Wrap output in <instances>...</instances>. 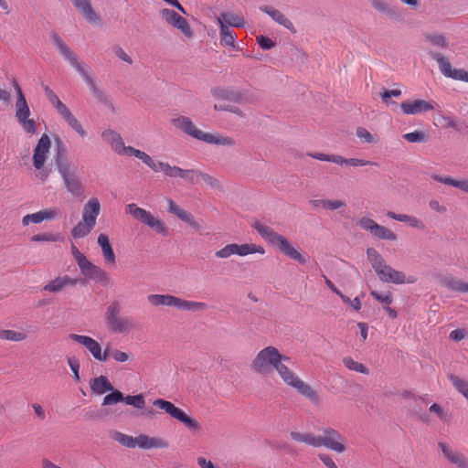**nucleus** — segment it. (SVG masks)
Listing matches in <instances>:
<instances>
[{
	"label": "nucleus",
	"instance_id": "nucleus-1",
	"mask_svg": "<svg viewBox=\"0 0 468 468\" xmlns=\"http://www.w3.org/2000/svg\"><path fill=\"white\" fill-rule=\"evenodd\" d=\"M251 369L260 374H269L276 369L282 379L288 386L295 388L299 394L318 405L320 398L310 385L300 379L288 367L281 364V353L274 346H267L261 350L251 363Z\"/></svg>",
	"mask_w": 468,
	"mask_h": 468
},
{
	"label": "nucleus",
	"instance_id": "nucleus-2",
	"mask_svg": "<svg viewBox=\"0 0 468 468\" xmlns=\"http://www.w3.org/2000/svg\"><path fill=\"white\" fill-rule=\"evenodd\" d=\"M54 165L61 176L65 187L74 196L81 194V183L77 175V166L72 165L68 156V149L62 140L55 139Z\"/></svg>",
	"mask_w": 468,
	"mask_h": 468
},
{
	"label": "nucleus",
	"instance_id": "nucleus-3",
	"mask_svg": "<svg viewBox=\"0 0 468 468\" xmlns=\"http://www.w3.org/2000/svg\"><path fill=\"white\" fill-rule=\"evenodd\" d=\"M251 227L257 230L261 237L272 246H276L281 253L288 258L296 261L300 264L307 262V257L292 246V244L282 235L275 232L271 228L261 224L259 221L252 223Z\"/></svg>",
	"mask_w": 468,
	"mask_h": 468
},
{
	"label": "nucleus",
	"instance_id": "nucleus-4",
	"mask_svg": "<svg viewBox=\"0 0 468 468\" xmlns=\"http://www.w3.org/2000/svg\"><path fill=\"white\" fill-rule=\"evenodd\" d=\"M172 123L189 136L207 144L227 146L234 145V140L230 137L204 133L197 129L189 117L179 116L173 119Z\"/></svg>",
	"mask_w": 468,
	"mask_h": 468
},
{
	"label": "nucleus",
	"instance_id": "nucleus-5",
	"mask_svg": "<svg viewBox=\"0 0 468 468\" xmlns=\"http://www.w3.org/2000/svg\"><path fill=\"white\" fill-rule=\"evenodd\" d=\"M367 256L381 282L394 284H403L406 282L405 273L388 265L385 259L375 248L367 249Z\"/></svg>",
	"mask_w": 468,
	"mask_h": 468
},
{
	"label": "nucleus",
	"instance_id": "nucleus-6",
	"mask_svg": "<svg viewBox=\"0 0 468 468\" xmlns=\"http://www.w3.org/2000/svg\"><path fill=\"white\" fill-rule=\"evenodd\" d=\"M148 302L155 306H174L179 310L198 312L206 309L207 304L199 302L186 301L170 294H150Z\"/></svg>",
	"mask_w": 468,
	"mask_h": 468
},
{
	"label": "nucleus",
	"instance_id": "nucleus-7",
	"mask_svg": "<svg viewBox=\"0 0 468 468\" xmlns=\"http://www.w3.org/2000/svg\"><path fill=\"white\" fill-rule=\"evenodd\" d=\"M13 85L17 96L16 101V117L26 133L34 134L37 133V124L33 119H29L30 109L26 97L16 80H13Z\"/></svg>",
	"mask_w": 468,
	"mask_h": 468
},
{
	"label": "nucleus",
	"instance_id": "nucleus-8",
	"mask_svg": "<svg viewBox=\"0 0 468 468\" xmlns=\"http://www.w3.org/2000/svg\"><path fill=\"white\" fill-rule=\"evenodd\" d=\"M120 304L112 302L106 310L105 320L109 329L114 333L123 334L133 328L134 324L130 317H120Z\"/></svg>",
	"mask_w": 468,
	"mask_h": 468
},
{
	"label": "nucleus",
	"instance_id": "nucleus-9",
	"mask_svg": "<svg viewBox=\"0 0 468 468\" xmlns=\"http://www.w3.org/2000/svg\"><path fill=\"white\" fill-rule=\"evenodd\" d=\"M154 405L164 410L172 418L182 422L188 430L194 431H200L201 425L199 422L196 419L189 417L185 411L176 407L172 402L163 399H157L154 401Z\"/></svg>",
	"mask_w": 468,
	"mask_h": 468
},
{
	"label": "nucleus",
	"instance_id": "nucleus-10",
	"mask_svg": "<svg viewBox=\"0 0 468 468\" xmlns=\"http://www.w3.org/2000/svg\"><path fill=\"white\" fill-rule=\"evenodd\" d=\"M127 211L138 221L147 225L154 229L158 234L167 235L168 229L165 222L159 218H154L150 212L144 208L137 207L136 204H129Z\"/></svg>",
	"mask_w": 468,
	"mask_h": 468
},
{
	"label": "nucleus",
	"instance_id": "nucleus-11",
	"mask_svg": "<svg viewBox=\"0 0 468 468\" xmlns=\"http://www.w3.org/2000/svg\"><path fill=\"white\" fill-rule=\"evenodd\" d=\"M49 38L61 56L80 74L82 78L86 77L88 73L85 71L82 63L79 62L74 52L62 40L59 35L52 30L49 33Z\"/></svg>",
	"mask_w": 468,
	"mask_h": 468
},
{
	"label": "nucleus",
	"instance_id": "nucleus-12",
	"mask_svg": "<svg viewBox=\"0 0 468 468\" xmlns=\"http://www.w3.org/2000/svg\"><path fill=\"white\" fill-rule=\"evenodd\" d=\"M358 225L361 229L369 231L374 237L378 239L390 241L397 239V235L393 231L384 226L378 224L372 218L366 217L362 218L359 219Z\"/></svg>",
	"mask_w": 468,
	"mask_h": 468
},
{
	"label": "nucleus",
	"instance_id": "nucleus-13",
	"mask_svg": "<svg viewBox=\"0 0 468 468\" xmlns=\"http://www.w3.org/2000/svg\"><path fill=\"white\" fill-rule=\"evenodd\" d=\"M343 437L335 430L326 428L323 436H318V447H325L335 452L342 453L346 451L345 445L342 443Z\"/></svg>",
	"mask_w": 468,
	"mask_h": 468
},
{
	"label": "nucleus",
	"instance_id": "nucleus-14",
	"mask_svg": "<svg viewBox=\"0 0 468 468\" xmlns=\"http://www.w3.org/2000/svg\"><path fill=\"white\" fill-rule=\"evenodd\" d=\"M162 17L174 27L179 29L186 37H192L193 31L186 18L178 15L176 11L164 8L161 11Z\"/></svg>",
	"mask_w": 468,
	"mask_h": 468
},
{
	"label": "nucleus",
	"instance_id": "nucleus-15",
	"mask_svg": "<svg viewBox=\"0 0 468 468\" xmlns=\"http://www.w3.org/2000/svg\"><path fill=\"white\" fill-rule=\"evenodd\" d=\"M51 146V142L48 134L44 133L39 138L33 154V165L37 170L43 168L48 159V154Z\"/></svg>",
	"mask_w": 468,
	"mask_h": 468
},
{
	"label": "nucleus",
	"instance_id": "nucleus-16",
	"mask_svg": "<svg viewBox=\"0 0 468 468\" xmlns=\"http://www.w3.org/2000/svg\"><path fill=\"white\" fill-rule=\"evenodd\" d=\"M69 338L71 340L84 346L90 352V354L96 360L105 357L104 356H101V346L93 338L87 336V335H76V334H70Z\"/></svg>",
	"mask_w": 468,
	"mask_h": 468
},
{
	"label": "nucleus",
	"instance_id": "nucleus-17",
	"mask_svg": "<svg viewBox=\"0 0 468 468\" xmlns=\"http://www.w3.org/2000/svg\"><path fill=\"white\" fill-rule=\"evenodd\" d=\"M73 5L90 24L101 21L100 16L94 11L90 0H71Z\"/></svg>",
	"mask_w": 468,
	"mask_h": 468
},
{
	"label": "nucleus",
	"instance_id": "nucleus-18",
	"mask_svg": "<svg viewBox=\"0 0 468 468\" xmlns=\"http://www.w3.org/2000/svg\"><path fill=\"white\" fill-rule=\"evenodd\" d=\"M400 108L405 114H419L432 110L433 106L425 100H415L401 102Z\"/></svg>",
	"mask_w": 468,
	"mask_h": 468
},
{
	"label": "nucleus",
	"instance_id": "nucleus-19",
	"mask_svg": "<svg viewBox=\"0 0 468 468\" xmlns=\"http://www.w3.org/2000/svg\"><path fill=\"white\" fill-rule=\"evenodd\" d=\"M445 458L459 468H468V459L460 452H453L445 442L438 443Z\"/></svg>",
	"mask_w": 468,
	"mask_h": 468
},
{
	"label": "nucleus",
	"instance_id": "nucleus-20",
	"mask_svg": "<svg viewBox=\"0 0 468 468\" xmlns=\"http://www.w3.org/2000/svg\"><path fill=\"white\" fill-rule=\"evenodd\" d=\"M80 272L84 275V279L91 280L103 285H106L110 282V277L108 273L101 267L91 262Z\"/></svg>",
	"mask_w": 468,
	"mask_h": 468
},
{
	"label": "nucleus",
	"instance_id": "nucleus-21",
	"mask_svg": "<svg viewBox=\"0 0 468 468\" xmlns=\"http://www.w3.org/2000/svg\"><path fill=\"white\" fill-rule=\"evenodd\" d=\"M102 137L110 143L112 149L121 155L129 154V148H133V146H125L122 138L115 131L106 130L102 133Z\"/></svg>",
	"mask_w": 468,
	"mask_h": 468
},
{
	"label": "nucleus",
	"instance_id": "nucleus-22",
	"mask_svg": "<svg viewBox=\"0 0 468 468\" xmlns=\"http://www.w3.org/2000/svg\"><path fill=\"white\" fill-rule=\"evenodd\" d=\"M211 94L216 99L233 101L237 103H239L243 101L242 93L233 88H212Z\"/></svg>",
	"mask_w": 468,
	"mask_h": 468
},
{
	"label": "nucleus",
	"instance_id": "nucleus-23",
	"mask_svg": "<svg viewBox=\"0 0 468 468\" xmlns=\"http://www.w3.org/2000/svg\"><path fill=\"white\" fill-rule=\"evenodd\" d=\"M261 12L270 16L275 22L283 26L292 33H296V29L293 27L290 19H288L280 10L275 9L271 5H261L259 8Z\"/></svg>",
	"mask_w": 468,
	"mask_h": 468
},
{
	"label": "nucleus",
	"instance_id": "nucleus-24",
	"mask_svg": "<svg viewBox=\"0 0 468 468\" xmlns=\"http://www.w3.org/2000/svg\"><path fill=\"white\" fill-rule=\"evenodd\" d=\"M138 446L141 449H152V448H167L169 443L158 437H150L146 434H140L135 437V447Z\"/></svg>",
	"mask_w": 468,
	"mask_h": 468
},
{
	"label": "nucleus",
	"instance_id": "nucleus-25",
	"mask_svg": "<svg viewBox=\"0 0 468 468\" xmlns=\"http://www.w3.org/2000/svg\"><path fill=\"white\" fill-rule=\"evenodd\" d=\"M100 202L97 198L90 199L84 206L82 212V219L84 222L95 226L96 218L100 214Z\"/></svg>",
	"mask_w": 468,
	"mask_h": 468
},
{
	"label": "nucleus",
	"instance_id": "nucleus-26",
	"mask_svg": "<svg viewBox=\"0 0 468 468\" xmlns=\"http://www.w3.org/2000/svg\"><path fill=\"white\" fill-rule=\"evenodd\" d=\"M129 154L135 156L149 166L154 172L163 171L164 162L154 161L149 154L136 148H129Z\"/></svg>",
	"mask_w": 468,
	"mask_h": 468
},
{
	"label": "nucleus",
	"instance_id": "nucleus-27",
	"mask_svg": "<svg viewBox=\"0 0 468 468\" xmlns=\"http://www.w3.org/2000/svg\"><path fill=\"white\" fill-rule=\"evenodd\" d=\"M440 283L452 292H468V282L459 280L452 275L441 277Z\"/></svg>",
	"mask_w": 468,
	"mask_h": 468
},
{
	"label": "nucleus",
	"instance_id": "nucleus-28",
	"mask_svg": "<svg viewBox=\"0 0 468 468\" xmlns=\"http://www.w3.org/2000/svg\"><path fill=\"white\" fill-rule=\"evenodd\" d=\"M112 385L105 376L93 378L90 380V388L95 395H102L110 390H112Z\"/></svg>",
	"mask_w": 468,
	"mask_h": 468
},
{
	"label": "nucleus",
	"instance_id": "nucleus-29",
	"mask_svg": "<svg viewBox=\"0 0 468 468\" xmlns=\"http://www.w3.org/2000/svg\"><path fill=\"white\" fill-rule=\"evenodd\" d=\"M431 178L437 182L454 186L468 194V179H454L451 176H442L440 175H431Z\"/></svg>",
	"mask_w": 468,
	"mask_h": 468
},
{
	"label": "nucleus",
	"instance_id": "nucleus-30",
	"mask_svg": "<svg viewBox=\"0 0 468 468\" xmlns=\"http://www.w3.org/2000/svg\"><path fill=\"white\" fill-rule=\"evenodd\" d=\"M218 23L219 27L226 25L227 27H244V19L242 16L235 15L230 12H223L218 17Z\"/></svg>",
	"mask_w": 468,
	"mask_h": 468
},
{
	"label": "nucleus",
	"instance_id": "nucleus-31",
	"mask_svg": "<svg viewBox=\"0 0 468 468\" xmlns=\"http://www.w3.org/2000/svg\"><path fill=\"white\" fill-rule=\"evenodd\" d=\"M429 56L436 60L438 62V65H439V68H440V70L441 72L447 78H451L452 73H453V69L451 66V63L450 61L448 60V58H446L444 56H442L441 54L438 53V52H435V51H429L428 52Z\"/></svg>",
	"mask_w": 468,
	"mask_h": 468
},
{
	"label": "nucleus",
	"instance_id": "nucleus-32",
	"mask_svg": "<svg viewBox=\"0 0 468 468\" xmlns=\"http://www.w3.org/2000/svg\"><path fill=\"white\" fill-rule=\"evenodd\" d=\"M59 114L62 116L65 122L81 137L86 135V131L83 129L80 122L75 118L68 107L59 112Z\"/></svg>",
	"mask_w": 468,
	"mask_h": 468
},
{
	"label": "nucleus",
	"instance_id": "nucleus-33",
	"mask_svg": "<svg viewBox=\"0 0 468 468\" xmlns=\"http://www.w3.org/2000/svg\"><path fill=\"white\" fill-rule=\"evenodd\" d=\"M98 244L101 246L102 254L108 262H115V254L110 243L109 238L105 234H101L98 237Z\"/></svg>",
	"mask_w": 468,
	"mask_h": 468
},
{
	"label": "nucleus",
	"instance_id": "nucleus-34",
	"mask_svg": "<svg viewBox=\"0 0 468 468\" xmlns=\"http://www.w3.org/2000/svg\"><path fill=\"white\" fill-rule=\"evenodd\" d=\"M235 253L239 256H247L249 254L260 253L264 254L265 250L263 247L253 244V243H245V244H237L235 243Z\"/></svg>",
	"mask_w": 468,
	"mask_h": 468
},
{
	"label": "nucleus",
	"instance_id": "nucleus-35",
	"mask_svg": "<svg viewBox=\"0 0 468 468\" xmlns=\"http://www.w3.org/2000/svg\"><path fill=\"white\" fill-rule=\"evenodd\" d=\"M290 437L298 442H303L307 445L318 448V436L312 433H301L298 431H291Z\"/></svg>",
	"mask_w": 468,
	"mask_h": 468
},
{
	"label": "nucleus",
	"instance_id": "nucleus-36",
	"mask_svg": "<svg viewBox=\"0 0 468 468\" xmlns=\"http://www.w3.org/2000/svg\"><path fill=\"white\" fill-rule=\"evenodd\" d=\"M41 86L47 99L52 104V106L56 108L58 113L67 108V106L59 100L57 94L48 85L42 83Z\"/></svg>",
	"mask_w": 468,
	"mask_h": 468
},
{
	"label": "nucleus",
	"instance_id": "nucleus-37",
	"mask_svg": "<svg viewBox=\"0 0 468 468\" xmlns=\"http://www.w3.org/2000/svg\"><path fill=\"white\" fill-rule=\"evenodd\" d=\"M219 34L222 46L234 47L237 35L232 29L226 25H221Z\"/></svg>",
	"mask_w": 468,
	"mask_h": 468
},
{
	"label": "nucleus",
	"instance_id": "nucleus-38",
	"mask_svg": "<svg viewBox=\"0 0 468 468\" xmlns=\"http://www.w3.org/2000/svg\"><path fill=\"white\" fill-rule=\"evenodd\" d=\"M168 211L170 213L176 215L178 218H180L185 223H186L193 217V215L190 212L181 208L172 199L168 200Z\"/></svg>",
	"mask_w": 468,
	"mask_h": 468
},
{
	"label": "nucleus",
	"instance_id": "nucleus-39",
	"mask_svg": "<svg viewBox=\"0 0 468 468\" xmlns=\"http://www.w3.org/2000/svg\"><path fill=\"white\" fill-rule=\"evenodd\" d=\"M168 211L170 213L176 215L178 218H180L185 223H186L193 217V215L190 212L181 208L172 199L168 200Z\"/></svg>",
	"mask_w": 468,
	"mask_h": 468
},
{
	"label": "nucleus",
	"instance_id": "nucleus-40",
	"mask_svg": "<svg viewBox=\"0 0 468 468\" xmlns=\"http://www.w3.org/2000/svg\"><path fill=\"white\" fill-rule=\"evenodd\" d=\"M372 6L378 12L385 14L391 19H397L398 14L395 9H393L388 4L385 2H381L379 0H372Z\"/></svg>",
	"mask_w": 468,
	"mask_h": 468
},
{
	"label": "nucleus",
	"instance_id": "nucleus-41",
	"mask_svg": "<svg viewBox=\"0 0 468 468\" xmlns=\"http://www.w3.org/2000/svg\"><path fill=\"white\" fill-rule=\"evenodd\" d=\"M58 215L57 209H45L40 210L37 213L30 214L31 222L35 224L41 223L44 220H51L55 218Z\"/></svg>",
	"mask_w": 468,
	"mask_h": 468
},
{
	"label": "nucleus",
	"instance_id": "nucleus-42",
	"mask_svg": "<svg viewBox=\"0 0 468 468\" xmlns=\"http://www.w3.org/2000/svg\"><path fill=\"white\" fill-rule=\"evenodd\" d=\"M112 438L121 445L127 448H135V437L124 434L121 431H114Z\"/></svg>",
	"mask_w": 468,
	"mask_h": 468
},
{
	"label": "nucleus",
	"instance_id": "nucleus-43",
	"mask_svg": "<svg viewBox=\"0 0 468 468\" xmlns=\"http://www.w3.org/2000/svg\"><path fill=\"white\" fill-rule=\"evenodd\" d=\"M449 380L452 383L453 387L464 397L468 394V381L463 379L452 373L447 375Z\"/></svg>",
	"mask_w": 468,
	"mask_h": 468
},
{
	"label": "nucleus",
	"instance_id": "nucleus-44",
	"mask_svg": "<svg viewBox=\"0 0 468 468\" xmlns=\"http://www.w3.org/2000/svg\"><path fill=\"white\" fill-rule=\"evenodd\" d=\"M94 227L86 223L79 222L71 230V235L74 239H80L86 237L90 233Z\"/></svg>",
	"mask_w": 468,
	"mask_h": 468
},
{
	"label": "nucleus",
	"instance_id": "nucleus-45",
	"mask_svg": "<svg viewBox=\"0 0 468 468\" xmlns=\"http://www.w3.org/2000/svg\"><path fill=\"white\" fill-rule=\"evenodd\" d=\"M337 165H346L350 166L377 165V163L358 158H345L338 155Z\"/></svg>",
	"mask_w": 468,
	"mask_h": 468
},
{
	"label": "nucleus",
	"instance_id": "nucleus-46",
	"mask_svg": "<svg viewBox=\"0 0 468 468\" xmlns=\"http://www.w3.org/2000/svg\"><path fill=\"white\" fill-rule=\"evenodd\" d=\"M123 401V393L112 387V390L103 398L102 406L114 405Z\"/></svg>",
	"mask_w": 468,
	"mask_h": 468
},
{
	"label": "nucleus",
	"instance_id": "nucleus-47",
	"mask_svg": "<svg viewBox=\"0 0 468 468\" xmlns=\"http://www.w3.org/2000/svg\"><path fill=\"white\" fill-rule=\"evenodd\" d=\"M127 405L133 406L136 409L143 410L145 407V399L142 394L138 395H128L126 397L123 396V401Z\"/></svg>",
	"mask_w": 468,
	"mask_h": 468
},
{
	"label": "nucleus",
	"instance_id": "nucleus-48",
	"mask_svg": "<svg viewBox=\"0 0 468 468\" xmlns=\"http://www.w3.org/2000/svg\"><path fill=\"white\" fill-rule=\"evenodd\" d=\"M403 138L410 143H425L429 139V135L424 131H414L403 134Z\"/></svg>",
	"mask_w": 468,
	"mask_h": 468
},
{
	"label": "nucleus",
	"instance_id": "nucleus-49",
	"mask_svg": "<svg viewBox=\"0 0 468 468\" xmlns=\"http://www.w3.org/2000/svg\"><path fill=\"white\" fill-rule=\"evenodd\" d=\"M26 334L14 330H1L0 339L19 342L26 339Z\"/></svg>",
	"mask_w": 468,
	"mask_h": 468
},
{
	"label": "nucleus",
	"instance_id": "nucleus-50",
	"mask_svg": "<svg viewBox=\"0 0 468 468\" xmlns=\"http://www.w3.org/2000/svg\"><path fill=\"white\" fill-rule=\"evenodd\" d=\"M344 365L350 370H354L363 374H368V369L363 364L356 362L352 357H345L343 359Z\"/></svg>",
	"mask_w": 468,
	"mask_h": 468
},
{
	"label": "nucleus",
	"instance_id": "nucleus-51",
	"mask_svg": "<svg viewBox=\"0 0 468 468\" xmlns=\"http://www.w3.org/2000/svg\"><path fill=\"white\" fill-rule=\"evenodd\" d=\"M197 176L200 177L211 188L222 190V186L220 182L217 178L211 176L210 175L203 172H198Z\"/></svg>",
	"mask_w": 468,
	"mask_h": 468
},
{
	"label": "nucleus",
	"instance_id": "nucleus-52",
	"mask_svg": "<svg viewBox=\"0 0 468 468\" xmlns=\"http://www.w3.org/2000/svg\"><path fill=\"white\" fill-rule=\"evenodd\" d=\"M370 295L378 302L384 303L386 305L391 304L393 301L392 294L389 292H380L378 291H371Z\"/></svg>",
	"mask_w": 468,
	"mask_h": 468
},
{
	"label": "nucleus",
	"instance_id": "nucleus-53",
	"mask_svg": "<svg viewBox=\"0 0 468 468\" xmlns=\"http://www.w3.org/2000/svg\"><path fill=\"white\" fill-rule=\"evenodd\" d=\"M59 239L58 235H55L53 233L46 232V233H40L37 234L31 237V240L35 242H41V241H47V242H54L58 241Z\"/></svg>",
	"mask_w": 468,
	"mask_h": 468
},
{
	"label": "nucleus",
	"instance_id": "nucleus-54",
	"mask_svg": "<svg viewBox=\"0 0 468 468\" xmlns=\"http://www.w3.org/2000/svg\"><path fill=\"white\" fill-rule=\"evenodd\" d=\"M235 251V243H231L217 250L215 252V256L220 259H226L230 257L231 255L236 254Z\"/></svg>",
	"mask_w": 468,
	"mask_h": 468
},
{
	"label": "nucleus",
	"instance_id": "nucleus-55",
	"mask_svg": "<svg viewBox=\"0 0 468 468\" xmlns=\"http://www.w3.org/2000/svg\"><path fill=\"white\" fill-rule=\"evenodd\" d=\"M68 361V364L73 373V378L79 382L80 381V373H79V370H80V361L75 357V356H69L68 357L67 359Z\"/></svg>",
	"mask_w": 468,
	"mask_h": 468
},
{
	"label": "nucleus",
	"instance_id": "nucleus-56",
	"mask_svg": "<svg viewBox=\"0 0 468 468\" xmlns=\"http://www.w3.org/2000/svg\"><path fill=\"white\" fill-rule=\"evenodd\" d=\"M427 38L434 45V46H437V47H441V48H448V41L446 39L445 37H443L442 35H439V34H432V35H429L427 36Z\"/></svg>",
	"mask_w": 468,
	"mask_h": 468
},
{
	"label": "nucleus",
	"instance_id": "nucleus-57",
	"mask_svg": "<svg viewBox=\"0 0 468 468\" xmlns=\"http://www.w3.org/2000/svg\"><path fill=\"white\" fill-rule=\"evenodd\" d=\"M257 43L263 50H269L275 47V42L271 40L269 37L260 35L257 37Z\"/></svg>",
	"mask_w": 468,
	"mask_h": 468
},
{
	"label": "nucleus",
	"instance_id": "nucleus-58",
	"mask_svg": "<svg viewBox=\"0 0 468 468\" xmlns=\"http://www.w3.org/2000/svg\"><path fill=\"white\" fill-rule=\"evenodd\" d=\"M64 288L63 283L61 282L60 277L56 278L55 280L49 282L48 284L44 286L45 291L58 292Z\"/></svg>",
	"mask_w": 468,
	"mask_h": 468
},
{
	"label": "nucleus",
	"instance_id": "nucleus-59",
	"mask_svg": "<svg viewBox=\"0 0 468 468\" xmlns=\"http://www.w3.org/2000/svg\"><path fill=\"white\" fill-rule=\"evenodd\" d=\"M356 136L367 144L375 143L374 136L364 127H358L356 133Z\"/></svg>",
	"mask_w": 468,
	"mask_h": 468
},
{
	"label": "nucleus",
	"instance_id": "nucleus-60",
	"mask_svg": "<svg viewBox=\"0 0 468 468\" xmlns=\"http://www.w3.org/2000/svg\"><path fill=\"white\" fill-rule=\"evenodd\" d=\"M182 170L183 169L178 166H171L168 163H165L163 172L165 176L170 177H180Z\"/></svg>",
	"mask_w": 468,
	"mask_h": 468
},
{
	"label": "nucleus",
	"instance_id": "nucleus-61",
	"mask_svg": "<svg viewBox=\"0 0 468 468\" xmlns=\"http://www.w3.org/2000/svg\"><path fill=\"white\" fill-rule=\"evenodd\" d=\"M198 172H199L198 170H194V169H190V170L183 169L180 178H183L191 184L197 183V177H198L197 173Z\"/></svg>",
	"mask_w": 468,
	"mask_h": 468
},
{
	"label": "nucleus",
	"instance_id": "nucleus-62",
	"mask_svg": "<svg viewBox=\"0 0 468 468\" xmlns=\"http://www.w3.org/2000/svg\"><path fill=\"white\" fill-rule=\"evenodd\" d=\"M92 95L100 103H101L107 107H112V103H111L108 96L99 88L94 89V91H92Z\"/></svg>",
	"mask_w": 468,
	"mask_h": 468
},
{
	"label": "nucleus",
	"instance_id": "nucleus-63",
	"mask_svg": "<svg viewBox=\"0 0 468 468\" xmlns=\"http://www.w3.org/2000/svg\"><path fill=\"white\" fill-rule=\"evenodd\" d=\"M310 156H312L314 159L320 160V161L332 162L335 164H337V160H338L337 154H325L323 153H315V154H310Z\"/></svg>",
	"mask_w": 468,
	"mask_h": 468
},
{
	"label": "nucleus",
	"instance_id": "nucleus-64",
	"mask_svg": "<svg viewBox=\"0 0 468 468\" xmlns=\"http://www.w3.org/2000/svg\"><path fill=\"white\" fill-rule=\"evenodd\" d=\"M451 79L468 82V71L462 69H453Z\"/></svg>",
	"mask_w": 468,
	"mask_h": 468
}]
</instances>
